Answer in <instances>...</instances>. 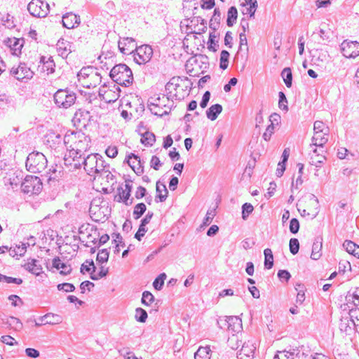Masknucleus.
Here are the masks:
<instances>
[{
  "label": "nucleus",
  "instance_id": "nucleus-46",
  "mask_svg": "<svg viewBox=\"0 0 359 359\" xmlns=\"http://www.w3.org/2000/svg\"><path fill=\"white\" fill-rule=\"evenodd\" d=\"M147 207L144 203H137L133 210V217L135 219H139L146 211Z\"/></svg>",
  "mask_w": 359,
  "mask_h": 359
},
{
  "label": "nucleus",
  "instance_id": "nucleus-7",
  "mask_svg": "<svg viewBox=\"0 0 359 359\" xmlns=\"http://www.w3.org/2000/svg\"><path fill=\"white\" fill-rule=\"evenodd\" d=\"M42 189V182L36 176L27 175L21 183V190L27 194H38Z\"/></svg>",
  "mask_w": 359,
  "mask_h": 359
},
{
  "label": "nucleus",
  "instance_id": "nucleus-32",
  "mask_svg": "<svg viewBox=\"0 0 359 359\" xmlns=\"http://www.w3.org/2000/svg\"><path fill=\"white\" fill-rule=\"evenodd\" d=\"M8 43L15 55L20 53L21 48L23 46L22 39L16 38L8 39Z\"/></svg>",
  "mask_w": 359,
  "mask_h": 359
},
{
  "label": "nucleus",
  "instance_id": "nucleus-57",
  "mask_svg": "<svg viewBox=\"0 0 359 359\" xmlns=\"http://www.w3.org/2000/svg\"><path fill=\"white\" fill-rule=\"evenodd\" d=\"M22 172H19L16 174L15 177L10 178V184L13 188L18 187L19 184L21 185L22 182Z\"/></svg>",
  "mask_w": 359,
  "mask_h": 359
},
{
  "label": "nucleus",
  "instance_id": "nucleus-2",
  "mask_svg": "<svg viewBox=\"0 0 359 359\" xmlns=\"http://www.w3.org/2000/svg\"><path fill=\"white\" fill-rule=\"evenodd\" d=\"M83 165V168L88 175L90 176H102L106 170V165L102 156L98 154H88L86 157L81 159V165Z\"/></svg>",
  "mask_w": 359,
  "mask_h": 359
},
{
  "label": "nucleus",
  "instance_id": "nucleus-33",
  "mask_svg": "<svg viewBox=\"0 0 359 359\" xmlns=\"http://www.w3.org/2000/svg\"><path fill=\"white\" fill-rule=\"evenodd\" d=\"M221 13L219 11V9L215 8L214 10L213 15L212 16L210 20V28L212 29L213 31H216L219 27Z\"/></svg>",
  "mask_w": 359,
  "mask_h": 359
},
{
  "label": "nucleus",
  "instance_id": "nucleus-44",
  "mask_svg": "<svg viewBox=\"0 0 359 359\" xmlns=\"http://www.w3.org/2000/svg\"><path fill=\"white\" fill-rule=\"evenodd\" d=\"M155 141L154 134L150 132H146L141 138V142L144 145L152 146Z\"/></svg>",
  "mask_w": 359,
  "mask_h": 359
},
{
  "label": "nucleus",
  "instance_id": "nucleus-8",
  "mask_svg": "<svg viewBox=\"0 0 359 359\" xmlns=\"http://www.w3.org/2000/svg\"><path fill=\"white\" fill-rule=\"evenodd\" d=\"M29 13L36 18H45L49 13V4L41 0H32L27 6Z\"/></svg>",
  "mask_w": 359,
  "mask_h": 359
},
{
  "label": "nucleus",
  "instance_id": "nucleus-53",
  "mask_svg": "<svg viewBox=\"0 0 359 359\" xmlns=\"http://www.w3.org/2000/svg\"><path fill=\"white\" fill-rule=\"evenodd\" d=\"M253 210L254 208L250 203H244L242 206V218L245 220Z\"/></svg>",
  "mask_w": 359,
  "mask_h": 359
},
{
  "label": "nucleus",
  "instance_id": "nucleus-39",
  "mask_svg": "<svg viewBox=\"0 0 359 359\" xmlns=\"http://www.w3.org/2000/svg\"><path fill=\"white\" fill-rule=\"evenodd\" d=\"M281 76L285 86L287 88H290L292 83V74L291 69L289 67L284 68L281 72Z\"/></svg>",
  "mask_w": 359,
  "mask_h": 359
},
{
  "label": "nucleus",
  "instance_id": "nucleus-30",
  "mask_svg": "<svg viewBox=\"0 0 359 359\" xmlns=\"http://www.w3.org/2000/svg\"><path fill=\"white\" fill-rule=\"evenodd\" d=\"M322 238H317L313 243L311 258L313 260H318L320 258L322 253Z\"/></svg>",
  "mask_w": 359,
  "mask_h": 359
},
{
  "label": "nucleus",
  "instance_id": "nucleus-36",
  "mask_svg": "<svg viewBox=\"0 0 359 359\" xmlns=\"http://www.w3.org/2000/svg\"><path fill=\"white\" fill-rule=\"evenodd\" d=\"M238 17V11L235 6L229 8L227 13L226 25L229 27H232L236 22Z\"/></svg>",
  "mask_w": 359,
  "mask_h": 359
},
{
  "label": "nucleus",
  "instance_id": "nucleus-5",
  "mask_svg": "<svg viewBox=\"0 0 359 359\" xmlns=\"http://www.w3.org/2000/svg\"><path fill=\"white\" fill-rule=\"evenodd\" d=\"M47 163V158L43 154L33 151L27 157L26 168L30 172L39 173L45 170Z\"/></svg>",
  "mask_w": 359,
  "mask_h": 359
},
{
  "label": "nucleus",
  "instance_id": "nucleus-28",
  "mask_svg": "<svg viewBox=\"0 0 359 359\" xmlns=\"http://www.w3.org/2000/svg\"><path fill=\"white\" fill-rule=\"evenodd\" d=\"M3 322L4 324L7 325L11 328L13 329L15 331L20 330L23 325L20 319L13 316H9L3 319Z\"/></svg>",
  "mask_w": 359,
  "mask_h": 359
},
{
  "label": "nucleus",
  "instance_id": "nucleus-59",
  "mask_svg": "<svg viewBox=\"0 0 359 359\" xmlns=\"http://www.w3.org/2000/svg\"><path fill=\"white\" fill-rule=\"evenodd\" d=\"M278 96H279V102H278L279 108L283 110L287 111L288 110V107L287 105V98H286L285 94L283 92H279Z\"/></svg>",
  "mask_w": 359,
  "mask_h": 359
},
{
  "label": "nucleus",
  "instance_id": "nucleus-21",
  "mask_svg": "<svg viewBox=\"0 0 359 359\" xmlns=\"http://www.w3.org/2000/svg\"><path fill=\"white\" fill-rule=\"evenodd\" d=\"M24 268L36 276H39L43 273V268L39 264V261L35 259H28L24 264Z\"/></svg>",
  "mask_w": 359,
  "mask_h": 359
},
{
  "label": "nucleus",
  "instance_id": "nucleus-61",
  "mask_svg": "<svg viewBox=\"0 0 359 359\" xmlns=\"http://www.w3.org/2000/svg\"><path fill=\"white\" fill-rule=\"evenodd\" d=\"M109 240V236L108 234H104L100 236L99 240H97L96 238H93V239L91 241V242L94 245H97V246H100L102 245L105 244Z\"/></svg>",
  "mask_w": 359,
  "mask_h": 359
},
{
  "label": "nucleus",
  "instance_id": "nucleus-3",
  "mask_svg": "<svg viewBox=\"0 0 359 359\" xmlns=\"http://www.w3.org/2000/svg\"><path fill=\"white\" fill-rule=\"evenodd\" d=\"M109 76L114 82L120 86H129L133 82V72L126 64L115 65L111 69Z\"/></svg>",
  "mask_w": 359,
  "mask_h": 359
},
{
  "label": "nucleus",
  "instance_id": "nucleus-19",
  "mask_svg": "<svg viewBox=\"0 0 359 359\" xmlns=\"http://www.w3.org/2000/svg\"><path fill=\"white\" fill-rule=\"evenodd\" d=\"M40 63L39 68L43 72H46L47 74H52L55 72V65L52 57H46V56H41L40 57Z\"/></svg>",
  "mask_w": 359,
  "mask_h": 359
},
{
  "label": "nucleus",
  "instance_id": "nucleus-13",
  "mask_svg": "<svg viewBox=\"0 0 359 359\" xmlns=\"http://www.w3.org/2000/svg\"><path fill=\"white\" fill-rule=\"evenodd\" d=\"M11 74L18 80L30 79L32 78L34 72L30 67L25 63H20L18 67H13L11 69Z\"/></svg>",
  "mask_w": 359,
  "mask_h": 359
},
{
  "label": "nucleus",
  "instance_id": "nucleus-24",
  "mask_svg": "<svg viewBox=\"0 0 359 359\" xmlns=\"http://www.w3.org/2000/svg\"><path fill=\"white\" fill-rule=\"evenodd\" d=\"M53 266L57 270H60V273L62 275H68L72 270L71 265L62 262L58 257L53 259Z\"/></svg>",
  "mask_w": 359,
  "mask_h": 359
},
{
  "label": "nucleus",
  "instance_id": "nucleus-34",
  "mask_svg": "<svg viewBox=\"0 0 359 359\" xmlns=\"http://www.w3.org/2000/svg\"><path fill=\"white\" fill-rule=\"evenodd\" d=\"M117 191L119 197L118 201L123 202L126 205H130L133 204V199L130 198V194L128 193V191H126V190H123V187L118 188Z\"/></svg>",
  "mask_w": 359,
  "mask_h": 359
},
{
  "label": "nucleus",
  "instance_id": "nucleus-52",
  "mask_svg": "<svg viewBox=\"0 0 359 359\" xmlns=\"http://www.w3.org/2000/svg\"><path fill=\"white\" fill-rule=\"evenodd\" d=\"M109 255V253L107 249H102L97 253L96 259L99 263H105L108 261Z\"/></svg>",
  "mask_w": 359,
  "mask_h": 359
},
{
  "label": "nucleus",
  "instance_id": "nucleus-43",
  "mask_svg": "<svg viewBox=\"0 0 359 359\" xmlns=\"http://www.w3.org/2000/svg\"><path fill=\"white\" fill-rule=\"evenodd\" d=\"M230 54L227 50H223L220 54L219 67L224 70L228 67Z\"/></svg>",
  "mask_w": 359,
  "mask_h": 359
},
{
  "label": "nucleus",
  "instance_id": "nucleus-14",
  "mask_svg": "<svg viewBox=\"0 0 359 359\" xmlns=\"http://www.w3.org/2000/svg\"><path fill=\"white\" fill-rule=\"evenodd\" d=\"M357 311L351 309L348 316L343 317L339 323V329L341 332L346 334H350L351 332L354 330L355 327L357 325L353 318Z\"/></svg>",
  "mask_w": 359,
  "mask_h": 359
},
{
  "label": "nucleus",
  "instance_id": "nucleus-62",
  "mask_svg": "<svg viewBox=\"0 0 359 359\" xmlns=\"http://www.w3.org/2000/svg\"><path fill=\"white\" fill-rule=\"evenodd\" d=\"M299 229V223L297 219L292 218L290 222V231L292 233H297Z\"/></svg>",
  "mask_w": 359,
  "mask_h": 359
},
{
  "label": "nucleus",
  "instance_id": "nucleus-17",
  "mask_svg": "<svg viewBox=\"0 0 359 359\" xmlns=\"http://www.w3.org/2000/svg\"><path fill=\"white\" fill-rule=\"evenodd\" d=\"M64 137L54 132L47 133L44 137V144L51 149H56L63 142Z\"/></svg>",
  "mask_w": 359,
  "mask_h": 359
},
{
  "label": "nucleus",
  "instance_id": "nucleus-40",
  "mask_svg": "<svg viewBox=\"0 0 359 359\" xmlns=\"http://www.w3.org/2000/svg\"><path fill=\"white\" fill-rule=\"evenodd\" d=\"M347 304H352L353 306H359V288H357L354 292H348L346 297Z\"/></svg>",
  "mask_w": 359,
  "mask_h": 359
},
{
  "label": "nucleus",
  "instance_id": "nucleus-41",
  "mask_svg": "<svg viewBox=\"0 0 359 359\" xmlns=\"http://www.w3.org/2000/svg\"><path fill=\"white\" fill-rule=\"evenodd\" d=\"M210 347H200L194 354L195 359H210Z\"/></svg>",
  "mask_w": 359,
  "mask_h": 359
},
{
  "label": "nucleus",
  "instance_id": "nucleus-50",
  "mask_svg": "<svg viewBox=\"0 0 359 359\" xmlns=\"http://www.w3.org/2000/svg\"><path fill=\"white\" fill-rule=\"evenodd\" d=\"M313 132L329 133V128L321 121H316L313 123Z\"/></svg>",
  "mask_w": 359,
  "mask_h": 359
},
{
  "label": "nucleus",
  "instance_id": "nucleus-56",
  "mask_svg": "<svg viewBox=\"0 0 359 359\" xmlns=\"http://www.w3.org/2000/svg\"><path fill=\"white\" fill-rule=\"evenodd\" d=\"M358 245L351 241H345L343 243V247L345 248L347 252L349 254H354L355 252Z\"/></svg>",
  "mask_w": 359,
  "mask_h": 359
},
{
  "label": "nucleus",
  "instance_id": "nucleus-31",
  "mask_svg": "<svg viewBox=\"0 0 359 359\" xmlns=\"http://www.w3.org/2000/svg\"><path fill=\"white\" fill-rule=\"evenodd\" d=\"M222 111V107L221 104H213L206 111L207 117L211 121H215Z\"/></svg>",
  "mask_w": 359,
  "mask_h": 359
},
{
  "label": "nucleus",
  "instance_id": "nucleus-58",
  "mask_svg": "<svg viewBox=\"0 0 359 359\" xmlns=\"http://www.w3.org/2000/svg\"><path fill=\"white\" fill-rule=\"evenodd\" d=\"M58 290H62L66 292H73L75 290V287L73 284L69 283H60L57 286Z\"/></svg>",
  "mask_w": 359,
  "mask_h": 359
},
{
  "label": "nucleus",
  "instance_id": "nucleus-22",
  "mask_svg": "<svg viewBox=\"0 0 359 359\" xmlns=\"http://www.w3.org/2000/svg\"><path fill=\"white\" fill-rule=\"evenodd\" d=\"M121 90L118 86L114 83L109 87V91L106 96L104 97V100L107 103L114 102L116 101L120 96Z\"/></svg>",
  "mask_w": 359,
  "mask_h": 359
},
{
  "label": "nucleus",
  "instance_id": "nucleus-1",
  "mask_svg": "<svg viewBox=\"0 0 359 359\" xmlns=\"http://www.w3.org/2000/svg\"><path fill=\"white\" fill-rule=\"evenodd\" d=\"M63 144L68 152L64 157L66 166L81 168V158L90 147V138L82 132H72L64 136Z\"/></svg>",
  "mask_w": 359,
  "mask_h": 359
},
{
  "label": "nucleus",
  "instance_id": "nucleus-6",
  "mask_svg": "<svg viewBox=\"0 0 359 359\" xmlns=\"http://www.w3.org/2000/svg\"><path fill=\"white\" fill-rule=\"evenodd\" d=\"M76 94L67 89H60L54 95L55 104L60 108L67 109L75 103Z\"/></svg>",
  "mask_w": 359,
  "mask_h": 359
},
{
  "label": "nucleus",
  "instance_id": "nucleus-26",
  "mask_svg": "<svg viewBox=\"0 0 359 359\" xmlns=\"http://www.w3.org/2000/svg\"><path fill=\"white\" fill-rule=\"evenodd\" d=\"M102 81V76L99 72L96 70L91 74V76L83 82L84 87L90 88H95L99 85Z\"/></svg>",
  "mask_w": 359,
  "mask_h": 359
},
{
  "label": "nucleus",
  "instance_id": "nucleus-25",
  "mask_svg": "<svg viewBox=\"0 0 359 359\" xmlns=\"http://www.w3.org/2000/svg\"><path fill=\"white\" fill-rule=\"evenodd\" d=\"M90 112L84 109H79L74 114V121L79 122L82 126H86L90 120Z\"/></svg>",
  "mask_w": 359,
  "mask_h": 359
},
{
  "label": "nucleus",
  "instance_id": "nucleus-42",
  "mask_svg": "<svg viewBox=\"0 0 359 359\" xmlns=\"http://www.w3.org/2000/svg\"><path fill=\"white\" fill-rule=\"evenodd\" d=\"M217 38V35L215 34V31L212 32H210L209 34V39L208 41V48L212 52H216L218 49L219 44L215 39Z\"/></svg>",
  "mask_w": 359,
  "mask_h": 359
},
{
  "label": "nucleus",
  "instance_id": "nucleus-12",
  "mask_svg": "<svg viewBox=\"0 0 359 359\" xmlns=\"http://www.w3.org/2000/svg\"><path fill=\"white\" fill-rule=\"evenodd\" d=\"M189 65L193 66L191 70L198 69L203 72L209 67L208 57L206 55L202 54L196 55L190 57L187 61V66L189 67Z\"/></svg>",
  "mask_w": 359,
  "mask_h": 359
},
{
  "label": "nucleus",
  "instance_id": "nucleus-11",
  "mask_svg": "<svg viewBox=\"0 0 359 359\" xmlns=\"http://www.w3.org/2000/svg\"><path fill=\"white\" fill-rule=\"evenodd\" d=\"M220 323H223V326H226L228 331L233 334L236 332H239L243 327L241 319L235 316H226L224 320L220 319L218 323L219 324Z\"/></svg>",
  "mask_w": 359,
  "mask_h": 359
},
{
  "label": "nucleus",
  "instance_id": "nucleus-16",
  "mask_svg": "<svg viewBox=\"0 0 359 359\" xmlns=\"http://www.w3.org/2000/svg\"><path fill=\"white\" fill-rule=\"evenodd\" d=\"M256 346L248 341L245 342L241 350L237 353L238 359H252L254 358Z\"/></svg>",
  "mask_w": 359,
  "mask_h": 359
},
{
  "label": "nucleus",
  "instance_id": "nucleus-27",
  "mask_svg": "<svg viewBox=\"0 0 359 359\" xmlns=\"http://www.w3.org/2000/svg\"><path fill=\"white\" fill-rule=\"evenodd\" d=\"M319 147V154L311 155V161L310 163L311 165H315L316 167H320L321 164H323L325 160V150L324 147Z\"/></svg>",
  "mask_w": 359,
  "mask_h": 359
},
{
  "label": "nucleus",
  "instance_id": "nucleus-23",
  "mask_svg": "<svg viewBox=\"0 0 359 359\" xmlns=\"http://www.w3.org/2000/svg\"><path fill=\"white\" fill-rule=\"evenodd\" d=\"M328 135L329 133L315 132L312 137V144H310V147H324L328 140Z\"/></svg>",
  "mask_w": 359,
  "mask_h": 359
},
{
  "label": "nucleus",
  "instance_id": "nucleus-15",
  "mask_svg": "<svg viewBox=\"0 0 359 359\" xmlns=\"http://www.w3.org/2000/svg\"><path fill=\"white\" fill-rule=\"evenodd\" d=\"M135 41L131 37H125L119 40L118 47L124 55L133 54L136 48Z\"/></svg>",
  "mask_w": 359,
  "mask_h": 359
},
{
  "label": "nucleus",
  "instance_id": "nucleus-45",
  "mask_svg": "<svg viewBox=\"0 0 359 359\" xmlns=\"http://www.w3.org/2000/svg\"><path fill=\"white\" fill-rule=\"evenodd\" d=\"M1 22L6 27H7L8 29H13V28L15 27L14 18L8 13L4 15L2 17Z\"/></svg>",
  "mask_w": 359,
  "mask_h": 359
},
{
  "label": "nucleus",
  "instance_id": "nucleus-63",
  "mask_svg": "<svg viewBox=\"0 0 359 359\" xmlns=\"http://www.w3.org/2000/svg\"><path fill=\"white\" fill-rule=\"evenodd\" d=\"M274 133L273 124H270L266 128L265 132L263 134V138L266 141H269L271 139L272 134Z\"/></svg>",
  "mask_w": 359,
  "mask_h": 359
},
{
  "label": "nucleus",
  "instance_id": "nucleus-10",
  "mask_svg": "<svg viewBox=\"0 0 359 359\" xmlns=\"http://www.w3.org/2000/svg\"><path fill=\"white\" fill-rule=\"evenodd\" d=\"M340 50L346 58H355L359 55V42L344 40L340 45Z\"/></svg>",
  "mask_w": 359,
  "mask_h": 359
},
{
  "label": "nucleus",
  "instance_id": "nucleus-18",
  "mask_svg": "<svg viewBox=\"0 0 359 359\" xmlns=\"http://www.w3.org/2000/svg\"><path fill=\"white\" fill-rule=\"evenodd\" d=\"M127 162L137 175H140L143 173L144 168L141 163L140 158L138 156L130 154L128 156Z\"/></svg>",
  "mask_w": 359,
  "mask_h": 359
},
{
  "label": "nucleus",
  "instance_id": "nucleus-49",
  "mask_svg": "<svg viewBox=\"0 0 359 359\" xmlns=\"http://www.w3.org/2000/svg\"><path fill=\"white\" fill-rule=\"evenodd\" d=\"M273 359H294V352L287 351H278Z\"/></svg>",
  "mask_w": 359,
  "mask_h": 359
},
{
  "label": "nucleus",
  "instance_id": "nucleus-55",
  "mask_svg": "<svg viewBox=\"0 0 359 359\" xmlns=\"http://www.w3.org/2000/svg\"><path fill=\"white\" fill-rule=\"evenodd\" d=\"M290 251L292 255H296L299 250V243L297 238H291L289 243Z\"/></svg>",
  "mask_w": 359,
  "mask_h": 359
},
{
  "label": "nucleus",
  "instance_id": "nucleus-9",
  "mask_svg": "<svg viewBox=\"0 0 359 359\" xmlns=\"http://www.w3.org/2000/svg\"><path fill=\"white\" fill-rule=\"evenodd\" d=\"M133 55L136 63L138 65L145 64L151 60L153 55V49L149 45L136 46Z\"/></svg>",
  "mask_w": 359,
  "mask_h": 359
},
{
  "label": "nucleus",
  "instance_id": "nucleus-38",
  "mask_svg": "<svg viewBox=\"0 0 359 359\" xmlns=\"http://www.w3.org/2000/svg\"><path fill=\"white\" fill-rule=\"evenodd\" d=\"M264 267L266 269H270L273 266V255L272 251L269 248L264 250Z\"/></svg>",
  "mask_w": 359,
  "mask_h": 359
},
{
  "label": "nucleus",
  "instance_id": "nucleus-51",
  "mask_svg": "<svg viewBox=\"0 0 359 359\" xmlns=\"http://www.w3.org/2000/svg\"><path fill=\"white\" fill-rule=\"evenodd\" d=\"M154 301V295L149 291L142 293V303L145 306H149Z\"/></svg>",
  "mask_w": 359,
  "mask_h": 359
},
{
  "label": "nucleus",
  "instance_id": "nucleus-37",
  "mask_svg": "<svg viewBox=\"0 0 359 359\" xmlns=\"http://www.w3.org/2000/svg\"><path fill=\"white\" fill-rule=\"evenodd\" d=\"M50 320H47L46 323H44V325L46 324H50V325H56L59 324L62 322V318L59 315L48 313L46 315L40 317V320H44L45 319L50 318Z\"/></svg>",
  "mask_w": 359,
  "mask_h": 359
},
{
  "label": "nucleus",
  "instance_id": "nucleus-60",
  "mask_svg": "<svg viewBox=\"0 0 359 359\" xmlns=\"http://www.w3.org/2000/svg\"><path fill=\"white\" fill-rule=\"evenodd\" d=\"M215 216L214 210H208L206 213L205 217L203 219V223L201 227L206 226L209 225L213 220Z\"/></svg>",
  "mask_w": 359,
  "mask_h": 359
},
{
  "label": "nucleus",
  "instance_id": "nucleus-64",
  "mask_svg": "<svg viewBox=\"0 0 359 359\" xmlns=\"http://www.w3.org/2000/svg\"><path fill=\"white\" fill-rule=\"evenodd\" d=\"M25 354L27 357L32 358H36L39 357L40 353L38 350L33 348H27L25 351Z\"/></svg>",
  "mask_w": 359,
  "mask_h": 359
},
{
  "label": "nucleus",
  "instance_id": "nucleus-20",
  "mask_svg": "<svg viewBox=\"0 0 359 359\" xmlns=\"http://www.w3.org/2000/svg\"><path fill=\"white\" fill-rule=\"evenodd\" d=\"M80 17L72 13H68L62 17V25L67 29H73L76 25H79Z\"/></svg>",
  "mask_w": 359,
  "mask_h": 359
},
{
  "label": "nucleus",
  "instance_id": "nucleus-48",
  "mask_svg": "<svg viewBox=\"0 0 359 359\" xmlns=\"http://www.w3.org/2000/svg\"><path fill=\"white\" fill-rule=\"evenodd\" d=\"M166 274L165 273H161L153 282L154 287L157 290H161L163 286Z\"/></svg>",
  "mask_w": 359,
  "mask_h": 359
},
{
  "label": "nucleus",
  "instance_id": "nucleus-4",
  "mask_svg": "<svg viewBox=\"0 0 359 359\" xmlns=\"http://www.w3.org/2000/svg\"><path fill=\"white\" fill-rule=\"evenodd\" d=\"M170 102L168 97L162 95L157 97H151L149 100L148 107L153 114L161 117L170 113L171 110Z\"/></svg>",
  "mask_w": 359,
  "mask_h": 359
},
{
  "label": "nucleus",
  "instance_id": "nucleus-47",
  "mask_svg": "<svg viewBox=\"0 0 359 359\" xmlns=\"http://www.w3.org/2000/svg\"><path fill=\"white\" fill-rule=\"evenodd\" d=\"M147 311L142 308H137L135 309V320L140 323H144L147 318Z\"/></svg>",
  "mask_w": 359,
  "mask_h": 359
},
{
  "label": "nucleus",
  "instance_id": "nucleus-54",
  "mask_svg": "<svg viewBox=\"0 0 359 359\" xmlns=\"http://www.w3.org/2000/svg\"><path fill=\"white\" fill-rule=\"evenodd\" d=\"M57 50L59 53L62 57H67L69 53V50L67 49V46H65L64 41H58L57 43Z\"/></svg>",
  "mask_w": 359,
  "mask_h": 359
},
{
  "label": "nucleus",
  "instance_id": "nucleus-35",
  "mask_svg": "<svg viewBox=\"0 0 359 359\" xmlns=\"http://www.w3.org/2000/svg\"><path fill=\"white\" fill-rule=\"evenodd\" d=\"M96 70L97 69L93 67H83L77 74L79 80L81 81L82 79H88L91 76V74Z\"/></svg>",
  "mask_w": 359,
  "mask_h": 359
},
{
  "label": "nucleus",
  "instance_id": "nucleus-29",
  "mask_svg": "<svg viewBox=\"0 0 359 359\" xmlns=\"http://www.w3.org/2000/svg\"><path fill=\"white\" fill-rule=\"evenodd\" d=\"M156 201H157V198L159 199L160 202H163L166 200L168 191L165 184L158 181L156 182Z\"/></svg>",
  "mask_w": 359,
  "mask_h": 359
}]
</instances>
